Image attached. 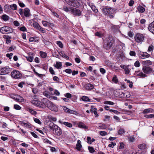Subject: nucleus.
Returning a JSON list of instances; mask_svg holds the SVG:
<instances>
[{"instance_id":"obj_1","label":"nucleus","mask_w":154,"mask_h":154,"mask_svg":"<svg viewBox=\"0 0 154 154\" xmlns=\"http://www.w3.org/2000/svg\"><path fill=\"white\" fill-rule=\"evenodd\" d=\"M102 11L104 14L109 16L110 18H113L114 16L113 14V11L111 8L106 7H103L102 9Z\"/></svg>"},{"instance_id":"obj_2","label":"nucleus","mask_w":154,"mask_h":154,"mask_svg":"<svg viewBox=\"0 0 154 154\" xmlns=\"http://www.w3.org/2000/svg\"><path fill=\"white\" fill-rule=\"evenodd\" d=\"M144 36L143 34L140 33H137L134 36V40L136 42L141 44L144 40Z\"/></svg>"},{"instance_id":"obj_3","label":"nucleus","mask_w":154,"mask_h":154,"mask_svg":"<svg viewBox=\"0 0 154 154\" xmlns=\"http://www.w3.org/2000/svg\"><path fill=\"white\" fill-rule=\"evenodd\" d=\"M69 12L73 16H80L82 15V11L79 9L72 7H69Z\"/></svg>"},{"instance_id":"obj_4","label":"nucleus","mask_w":154,"mask_h":154,"mask_svg":"<svg viewBox=\"0 0 154 154\" xmlns=\"http://www.w3.org/2000/svg\"><path fill=\"white\" fill-rule=\"evenodd\" d=\"M51 129L52 130L54 131H55V133L58 136H60L62 134V132L60 128L57 125H56L54 124H53L52 126H50Z\"/></svg>"},{"instance_id":"obj_5","label":"nucleus","mask_w":154,"mask_h":154,"mask_svg":"<svg viewBox=\"0 0 154 154\" xmlns=\"http://www.w3.org/2000/svg\"><path fill=\"white\" fill-rule=\"evenodd\" d=\"M66 1L68 5L75 8L80 6V3L77 0H66Z\"/></svg>"},{"instance_id":"obj_6","label":"nucleus","mask_w":154,"mask_h":154,"mask_svg":"<svg viewBox=\"0 0 154 154\" xmlns=\"http://www.w3.org/2000/svg\"><path fill=\"white\" fill-rule=\"evenodd\" d=\"M13 29L9 27L5 26L0 29V32L3 34H8L13 32Z\"/></svg>"},{"instance_id":"obj_7","label":"nucleus","mask_w":154,"mask_h":154,"mask_svg":"<svg viewBox=\"0 0 154 154\" xmlns=\"http://www.w3.org/2000/svg\"><path fill=\"white\" fill-rule=\"evenodd\" d=\"M142 71L145 74L152 73L154 75V70L149 66H143Z\"/></svg>"},{"instance_id":"obj_8","label":"nucleus","mask_w":154,"mask_h":154,"mask_svg":"<svg viewBox=\"0 0 154 154\" xmlns=\"http://www.w3.org/2000/svg\"><path fill=\"white\" fill-rule=\"evenodd\" d=\"M11 75L12 78L15 79H20L22 77V75L20 72L17 70H14L11 73Z\"/></svg>"},{"instance_id":"obj_9","label":"nucleus","mask_w":154,"mask_h":154,"mask_svg":"<svg viewBox=\"0 0 154 154\" xmlns=\"http://www.w3.org/2000/svg\"><path fill=\"white\" fill-rule=\"evenodd\" d=\"M10 68L8 66H5L0 68V75H4L7 74L10 72Z\"/></svg>"},{"instance_id":"obj_10","label":"nucleus","mask_w":154,"mask_h":154,"mask_svg":"<svg viewBox=\"0 0 154 154\" xmlns=\"http://www.w3.org/2000/svg\"><path fill=\"white\" fill-rule=\"evenodd\" d=\"M20 122L21 125L26 128L30 129L33 127V125L31 124L27 121H20Z\"/></svg>"},{"instance_id":"obj_11","label":"nucleus","mask_w":154,"mask_h":154,"mask_svg":"<svg viewBox=\"0 0 154 154\" xmlns=\"http://www.w3.org/2000/svg\"><path fill=\"white\" fill-rule=\"evenodd\" d=\"M137 55L139 58L142 59L148 58L150 57V55L146 52H139L137 53Z\"/></svg>"},{"instance_id":"obj_12","label":"nucleus","mask_w":154,"mask_h":154,"mask_svg":"<svg viewBox=\"0 0 154 154\" xmlns=\"http://www.w3.org/2000/svg\"><path fill=\"white\" fill-rule=\"evenodd\" d=\"M50 101L46 98H43L41 100V101L40 102V107L42 108H44L46 106H47L48 104Z\"/></svg>"},{"instance_id":"obj_13","label":"nucleus","mask_w":154,"mask_h":154,"mask_svg":"<svg viewBox=\"0 0 154 154\" xmlns=\"http://www.w3.org/2000/svg\"><path fill=\"white\" fill-rule=\"evenodd\" d=\"M48 103V104L47 106L48 109L52 111L57 112L58 110L57 106L50 101Z\"/></svg>"},{"instance_id":"obj_14","label":"nucleus","mask_w":154,"mask_h":154,"mask_svg":"<svg viewBox=\"0 0 154 154\" xmlns=\"http://www.w3.org/2000/svg\"><path fill=\"white\" fill-rule=\"evenodd\" d=\"M63 109L64 110V112H66L76 115L79 114V113L77 111L71 110L70 109L67 108L65 106H63Z\"/></svg>"},{"instance_id":"obj_15","label":"nucleus","mask_w":154,"mask_h":154,"mask_svg":"<svg viewBox=\"0 0 154 154\" xmlns=\"http://www.w3.org/2000/svg\"><path fill=\"white\" fill-rule=\"evenodd\" d=\"M87 4L91 8L92 10L94 12L96 13L98 12V10L93 3L90 2H88Z\"/></svg>"},{"instance_id":"obj_16","label":"nucleus","mask_w":154,"mask_h":154,"mask_svg":"<svg viewBox=\"0 0 154 154\" xmlns=\"http://www.w3.org/2000/svg\"><path fill=\"white\" fill-rule=\"evenodd\" d=\"M148 29L150 32L154 34V21L152 22L149 25Z\"/></svg>"},{"instance_id":"obj_17","label":"nucleus","mask_w":154,"mask_h":154,"mask_svg":"<svg viewBox=\"0 0 154 154\" xmlns=\"http://www.w3.org/2000/svg\"><path fill=\"white\" fill-rule=\"evenodd\" d=\"M58 122L61 125H64L69 128H72V124L69 122H63L61 120H59Z\"/></svg>"},{"instance_id":"obj_18","label":"nucleus","mask_w":154,"mask_h":154,"mask_svg":"<svg viewBox=\"0 0 154 154\" xmlns=\"http://www.w3.org/2000/svg\"><path fill=\"white\" fill-rule=\"evenodd\" d=\"M141 63L143 66H148L152 65V62L150 60H148L143 61Z\"/></svg>"},{"instance_id":"obj_19","label":"nucleus","mask_w":154,"mask_h":154,"mask_svg":"<svg viewBox=\"0 0 154 154\" xmlns=\"http://www.w3.org/2000/svg\"><path fill=\"white\" fill-rule=\"evenodd\" d=\"M121 97L123 98H128L130 96V93L127 91H124V92H122L121 94Z\"/></svg>"},{"instance_id":"obj_20","label":"nucleus","mask_w":154,"mask_h":154,"mask_svg":"<svg viewBox=\"0 0 154 154\" xmlns=\"http://www.w3.org/2000/svg\"><path fill=\"white\" fill-rule=\"evenodd\" d=\"M53 66L57 69H59L61 68L62 65L61 62H56L55 64H54Z\"/></svg>"},{"instance_id":"obj_21","label":"nucleus","mask_w":154,"mask_h":154,"mask_svg":"<svg viewBox=\"0 0 154 154\" xmlns=\"http://www.w3.org/2000/svg\"><path fill=\"white\" fill-rule=\"evenodd\" d=\"M85 88L86 89H92L94 88V86L92 84L88 83L85 85Z\"/></svg>"},{"instance_id":"obj_22","label":"nucleus","mask_w":154,"mask_h":154,"mask_svg":"<svg viewBox=\"0 0 154 154\" xmlns=\"http://www.w3.org/2000/svg\"><path fill=\"white\" fill-rule=\"evenodd\" d=\"M30 10L28 8H25L24 9L23 13L26 17H28L30 15Z\"/></svg>"},{"instance_id":"obj_23","label":"nucleus","mask_w":154,"mask_h":154,"mask_svg":"<svg viewBox=\"0 0 154 154\" xmlns=\"http://www.w3.org/2000/svg\"><path fill=\"white\" fill-rule=\"evenodd\" d=\"M3 37L6 39V42L7 44H9L11 42V37L9 36L5 35H3Z\"/></svg>"},{"instance_id":"obj_24","label":"nucleus","mask_w":154,"mask_h":154,"mask_svg":"<svg viewBox=\"0 0 154 154\" xmlns=\"http://www.w3.org/2000/svg\"><path fill=\"white\" fill-rule=\"evenodd\" d=\"M154 112V110L152 108H148L145 109L143 110V114L147 113H153Z\"/></svg>"},{"instance_id":"obj_25","label":"nucleus","mask_w":154,"mask_h":154,"mask_svg":"<svg viewBox=\"0 0 154 154\" xmlns=\"http://www.w3.org/2000/svg\"><path fill=\"white\" fill-rule=\"evenodd\" d=\"M79 127L81 128H83L85 129H87L88 127L82 122H80L78 124Z\"/></svg>"},{"instance_id":"obj_26","label":"nucleus","mask_w":154,"mask_h":154,"mask_svg":"<svg viewBox=\"0 0 154 154\" xmlns=\"http://www.w3.org/2000/svg\"><path fill=\"white\" fill-rule=\"evenodd\" d=\"M31 103L35 106L40 107V101L36 100H33L31 101Z\"/></svg>"},{"instance_id":"obj_27","label":"nucleus","mask_w":154,"mask_h":154,"mask_svg":"<svg viewBox=\"0 0 154 154\" xmlns=\"http://www.w3.org/2000/svg\"><path fill=\"white\" fill-rule=\"evenodd\" d=\"M82 147L81 142L79 140H78L77 141V143L76 144V149L80 151Z\"/></svg>"},{"instance_id":"obj_28","label":"nucleus","mask_w":154,"mask_h":154,"mask_svg":"<svg viewBox=\"0 0 154 154\" xmlns=\"http://www.w3.org/2000/svg\"><path fill=\"white\" fill-rule=\"evenodd\" d=\"M138 147L140 149L142 150H144L147 148L146 144L145 143L139 144L138 145Z\"/></svg>"},{"instance_id":"obj_29","label":"nucleus","mask_w":154,"mask_h":154,"mask_svg":"<svg viewBox=\"0 0 154 154\" xmlns=\"http://www.w3.org/2000/svg\"><path fill=\"white\" fill-rule=\"evenodd\" d=\"M16 100L19 102H22L23 101L24 99L23 97L17 95L16 96Z\"/></svg>"},{"instance_id":"obj_30","label":"nucleus","mask_w":154,"mask_h":154,"mask_svg":"<svg viewBox=\"0 0 154 154\" xmlns=\"http://www.w3.org/2000/svg\"><path fill=\"white\" fill-rule=\"evenodd\" d=\"M39 54L41 57L43 58H45L47 56V53L42 51H40Z\"/></svg>"},{"instance_id":"obj_31","label":"nucleus","mask_w":154,"mask_h":154,"mask_svg":"<svg viewBox=\"0 0 154 154\" xmlns=\"http://www.w3.org/2000/svg\"><path fill=\"white\" fill-rule=\"evenodd\" d=\"M87 140L88 143L90 144H91L93 142L95 141V139L94 138L91 139V137H87Z\"/></svg>"},{"instance_id":"obj_32","label":"nucleus","mask_w":154,"mask_h":154,"mask_svg":"<svg viewBox=\"0 0 154 154\" xmlns=\"http://www.w3.org/2000/svg\"><path fill=\"white\" fill-rule=\"evenodd\" d=\"M97 109L96 108H91V111L94 113L95 117H97L98 116V115L97 111Z\"/></svg>"},{"instance_id":"obj_33","label":"nucleus","mask_w":154,"mask_h":154,"mask_svg":"<svg viewBox=\"0 0 154 154\" xmlns=\"http://www.w3.org/2000/svg\"><path fill=\"white\" fill-rule=\"evenodd\" d=\"M137 75L142 78H144L147 76V75L145 73H144L140 71H139L138 72V74H137Z\"/></svg>"},{"instance_id":"obj_34","label":"nucleus","mask_w":154,"mask_h":154,"mask_svg":"<svg viewBox=\"0 0 154 154\" xmlns=\"http://www.w3.org/2000/svg\"><path fill=\"white\" fill-rule=\"evenodd\" d=\"M138 11L140 13H143L145 11V9L141 6H139L137 8Z\"/></svg>"},{"instance_id":"obj_35","label":"nucleus","mask_w":154,"mask_h":154,"mask_svg":"<svg viewBox=\"0 0 154 154\" xmlns=\"http://www.w3.org/2000/svg\"><path fill=\"white\" fill-rule=\"evenodd\" d=\"M98 126L100 129H106L107 127L106 125L102 124H100Z\"/></svg>"},{"instance_id":"obj_36","label":"nucleus","mask_w":154,"mask_h":154,"mask_svg":"<svg viewBox=\"0 0 154 154\" xmlns=\"http://www.w3.org/2000/svg\"><path fill=\"white\" fill-rule=\"evenodd\" d=\"M27 111L32 115H35L37 114V112L35 111L30 109H28Z\"/></svg>"},{"instance_id":"obj_37","label":"nucleus","mask_w":154,"mask_h":154,"mask_svg":"<svg viewBox=\"0 0 154 154\" xmlns=\"http://www.w3.org/2000/svg\"><path fill=\"white\" fill-rule=\"evenodd\" d=\"M59 54L63 57L64 58L66 59H68L69 58L63 52H60L59 53Z\"/></svg>"},{"instance_id":"obj_38","label":"nucleus","mask_w":154,"mask_h":154,"mask_svg":"<svg viewBox=\"0 0 154 154\" xmlns=\"http://www.w3.org/2000/svg\"><path fill=\"white\" fill-rule=\"evenodd\" d=\"M82 100L85 101H89L90 99L88 97L86 96H83L81 98Z\"/></svg>"},{"instance_id":"obj_39","label":"nucleus","mask_w":154,"mask_h":154,"mask_svg":"<svg viewBox=\"0 0 154 154\" xmlns=\"http://www.w3.org/2000/svg\"><path fill=\"white\" fill-rule=\"evenodd\" d=\"M33 26L37 29L39 28V27L40 26L39 24L36 22H34L32 24Z\"/></svg>"},{"instance_id":"obj_40","label":"nucleus","mask_w":154,"mask_h":154,"mask_svg":"<svg viewBox=\"0 0 154 154\" xmlns=\"http://www.w3.org/2000/svg\"><path fill=\"white\" fill-rule=\"evenodd\" d=\"M2 18L4 21H7L9 20V17L6 14L2 15Z\"/></svg>"},{"instance_id":"obj_41","label":"nucleus","mask_w":154,"mask_h":154,"mask_svg":"<svg viewBox=\"0 0 154 154\" xmlns=\"http://www.w3.org/2000/svg\"><path fill=\"white\" fill-rule=\"evenodd\" d=\"M48 119L51 121H53L55 122L57 120V119L56 117H54L51 116H48Z\"/></svg>"},{"instance_id":"obj_42","label":"nucleus","mask_w":154,"mask_h":154,"mask_svg":"<svg viewBox=\"0 0 154 154\" xmlns=\"http://www.w3.org/2000/svg\"><path fill=\"white\" fill-rule=\"evenodd\" d=\"M125 132L124 129L121 128L118 131V134L122 135Z\"/></svg>"},{"instance_id":"obj_43","label":"nucleus","mask_w":154,"mask_h":154,"mask_svg":"<svg viewBox=\"0 0 154 154\" xmlns=\"http://www.w3.org/2000/svg\"><path fill=\"white\" fill-rule=\"evenodd\" d=\"M10 7L13 10H16L17 9V6L16 4H14L10 5Z\"/></svg>"},{"instance_id":"obj_44","label":"nucleus","mask_w":154,"mask_h":154,"mask_svg":"<svg viewBox=\"0 0 154 154\" xmlns=\"http://www.w3.org/2000/svg\"><path fill=\"white\" fill-rule=\"evenodd\" d=\"M57 44L60 48H63V45L60 41H57Z\"/></svg>"},{"instance_id":"obj_45","label":"nucleus","mask_w":154,"mask_h":154,"mask_svg":"<svg viewBox=\"0 0 154 154\" xmlns=\"http://www.w3.org/2000/svg\"><path fill=\"white\" fill-rule=\"evenodd\" d=\"M38 40V39L37 38L32 37L30 38L29 39V41L30 42H35Z\"/></svg>"},{"instance_id":"obj_46","label":"nucleus","mask_w":154,"mask_h":154,"mask_svg":"<svg viewBox=\"0 0 154 154\" xmlns=\"http://www.w3.org/2000/svg\"><path fill=\"white\" fill-rule=\"evenodd\" d=\"M38 29L42 33H45L46 32L45 29L41 27L40 26L39 27V28Z\"/></svg>"},{"instance_id":"obj_47","label":"nucleus","mask_w":154,"mask_h":154,"mask_svg":"<svg viewBox=\"0 0 154 154\" xmlns=\"http://www.w3.org/2000/svg\"><path fill=\"white\" fill-rule=\"evenodd\" d=\"M43 142L45 143H48L50 144H51V142L47 138L43 139Z\"/></svg>"},{"instance_id":"obj_48","label":"nucleus","mask_w":154,"mask_h":154,"mask_svg":"<svg viewBox=\"0 0 154 154\" xmlns=\"http://www.w3.org/2000/svg\"><path fill=\"white\" fill-rule=\"evenodd\" d=\"M112 81L115 83H117L118 82V80L116 75H115L112 79Z\"/></svg>"},{"instance_id":"obj_49","label":"nucleus","mask_w":154,"mask_h":154,"mask_svg":"<svg viewBox=\"0 0 154 154\" xmlns=\"http://www.w3.org/2000/svg\"><path fill=\"white\" fill-rule=\"evenodd\" d=\"M88 149L89 152L91 153H93L95 152L94 149L93 147L88 146Z\"/></svg>"},{"instance_id":"obj_50","label":"nucleus","mask_w":154,"mask_h":154,"mask_svg":"<svg viewBox=\"0 0 154 154\" xmlns=\"http://www.w3.org/2000/svg\"><path fill=\"white\" fill-rule=\"evenodd\" d=\"M129 140L131 142H134L135 140V139L134 136H129L128 137Z\"/></svg>"},{"instance_id":"obj_51","label":"nucleus","mask_w":154,"mask_h":154,"mask_svg":"<svg viewBox=\"0 0 154 154\" xmlns=\"http://www.w3.org/2000/svg\"><path fill=\"white\" fill-rule=\"evenodd\" d=\"M119 149H122L124 148V144L122 142L119 143Z\"/></svg>"},{"instance_id":"obj_52","label":"nucleus","mask_w":154,"mask_h":154,"mask_svg":"<svg viewBox=\"0 0 154 154\" xmlns=\"http://www.w3.org/2000/svg\"><path fill=\"white\" fill-rule=\"evenodd\" d=\"M104 104L113 105L114 103L113 102L110 101H105L103 102Z\"/></svg>"},{"instance_id":"obj_53","label":"nucleus","mask_w":154,"mask_h":154,"mask_svg":"<svg viewBox=\"0 0 154 154\" xmlns=\"http://www.w3.org/2000/svg\"><path fill=\"white\" fill-rule=\"evenodd\" d=\"M14 108L16 110H19L21 109V107L18 105L15 104L14 105Z\"/></svg>"},{"instance_id":"obj_54","label":"nucleus","mask_w":154,"mask_h":154,"mask_svg":"<svg viewBox=\"0 0 154 154\" xmlns=\"http://www.w3.org/2000/svg\"><path fill=\"white\" fill-rule=\"evenodd\" d=\"M34 121L35 123H38L39 125H41L42 124V122L38 119L35 118H34Z\"/></svg>"},{"instance_id":"obj_55","label":"nucleus","mask_w":154,"mask_h":154,"mask_svg":"<svg viewBox=\"0 0 154 154\" xmlns=\"http://www.w3.org/2000/svg\"><path fill=\"white\" fill-rule=\"evenodd\" d=\"M113 43V42L112 40H111L110 42H109L107 44V48H109L112 46Z\"/></svg>"},{"instance_id":"obj_56","label":"nucleus","mask_w":154,"mask_h":154,"mask_svg":"<svg viewBox=\"0 0 154 154\" xmlns=\"http://www.w3.org/2000/svg\"><path fill=\"white\" fill-rule=\"evenodd\" d=\"M4 10L6 12L8 11L9 9V6L8 5H5L4 7Z\"/></svg>"},{"instance_id":"obj_57","label":"nucleus","mask_w":154,"mask_h":154,"mask_svg":"<svg viewBox=\"0 0 154 154\" xmlns=\"http://www.w3.org/2000/svg\"><path fill=\"white\" fill-rule=\"evenodd\" d=\"M116 145V143H115L111 142L110 143L109 145L108 146L109 147L113 148Z\"/></svg>"},{"instance_id":"obj_58","label":"nucleus","mask_w":154,"mask_h":154,"mask_svg":"<svg viewBox=\"0 0 154 154\" xmlns=\"http://www.w3.org/2000/svg\"><path fill=\"white\" fill-rule=\"evenodd\" d=\"M154 49V46L151 45L149 47L148 49V52L152 51Z\"/></svg>"},{"instance_id":"obj_59","label":"nucleus","mask_w":154,"mask_h":154,"mask_svg":"<svg viewBox=\"0 0 154 154\" xmlns=\"http://www.w3.org/2000/svg\"><path fill=\"white\" fill-rule=\"evenodd\" d=\"M99 134L100 135L102 136H104L107 135V133L105 131H100Z\"/></svg>"},{"instance_id":"obj_60","label":"nucleus","mask_w":154,"mask_h":154,"mask_svg":"<svg viewBox=\"0 0 154 154\" xmlns=\"http://www.w3.org/2000/svg\"><path fill=\"white\" fill-rule=\"evenodd\" d=\"M134 66L137 67H138L140 66V63L138 60H137L134 63Z\"/></svg>"},{"instance_id":"obj_61","label":"nucleus","mask_w":154,"mask_h":154,"mask_svg":"<svg viewBox=\"0 0 154 154\" xmlns=\"http://www.w3.org/2000/svg\"><path fill=\"white\" fill-rule=\"evenodd\" d=\"M64 71L66 73L68 74H71L72 71V70L70 69H65L64 70Z\"/></svg>"},{"instance_id":"obj_62","label":"nucleus","mask_w":154,"mask_h":154,"mask_svg":"<svg viewBox=\"0 0 154 154\" xmlns=\"http://www.w3.org/2000/svg\"><path fill=\"white\" fill-rule=\"evenodd\" d=\"M102 33L100 32H97L95 33L96 36H98L99 37H101L102 36Z\"/></svg>"},{"instance_id":"obj_63","label":"nucleus","mask_w":154,"mask_h":154,"mask_svg":"<svg viewBox=\"0 0 154 154\" xmlns=\"http://www.w3.org/2000/svg\"><path fill=\"white\" fill-rule=\"evenodd\" d=\"M27 59L28 61L30 62H32L33 61V57L32 56H29L27 57Z\"/></svg>"},{"instance_id":"obj_64","label":"nucleus","mask_w":154,"mask_h":154,"mask_svg":"<svg viewBox=\"0 0 154 154\" xmlns=\"http://www.w3.org/2000/svg\"><path fill=\"white\" fill-rule=\"evenodd\" d=\"M48 22H47L45 21H42V23L43 25L45 26H48Z\"/></svg>"}]
</instances>
